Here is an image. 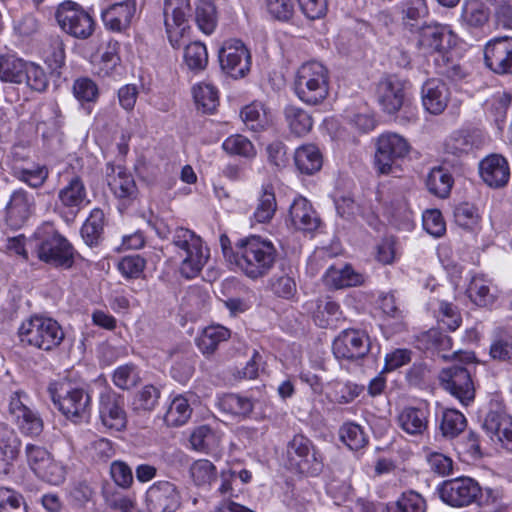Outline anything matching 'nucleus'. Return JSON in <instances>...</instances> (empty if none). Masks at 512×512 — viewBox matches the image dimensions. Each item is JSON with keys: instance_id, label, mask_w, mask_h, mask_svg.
Returning <instances> with one entry per match:
<instances>
[{"instance_id": "nucleus-55", "label": "nucleus", "mask_w": 512, "mask_h": 512, "mask_svg": "<svg viewBox=\"0 0 512 512\" xmlns=\"http://www.w3.org/2000/svg\"><path fill=\"white\" fill-rule=\"evenodd\" d=\"M24 82L37 92L44 91L48 86V78L45 71L34 63H27L24 72Z\"/></svg>"}, {"instance_id": "nucleus-60", "label": "nucleus", "mask_w": 512, "mask_h": 512, "mask_svg": "<svg viewBox=\"0 0 512 512\" xmlns=\"http://www.w3.org/2000/svg\"><path fill=\"white\" fill-rule=\"evenodd\" d=\"M423 227L434 237L442 236L446 227L441 212L437 209L425 211L423 214Z\"/></svg>"}, {"instance_id": "nucleus-29", "label": "nucleus", "mask_w": 512, "mask_h": 512, "mask_svg": "<svg viewBox=\"0 0 512 512\" xmlns=\"http://www.w3.org/2000/svg\"><path fill=\"white\" fill-rule=\"evenodd\" d=\"M483 428L488 435L494 437L512 452V418L504 412L490 411L483 422Z\"/></svg>"}, {"instance_id": "nucleus-49", "label": "nucleus", "mask_w": 512, "mask_h": 512, "mask_svg": "<svg viewBox=\"0 0 512 512\" xmlns=\"http://www.w3.org/2000/svg\"><path fill=\"white\" fill-rule=\"evenodd\" d=\"M219 407L224 412L245 417L252 412L254 404L247 397L237 394H226L219 400Z\"/></svg>"}, {"instance_id": "nucleus-30", "label": "nucleus", "mask_w": 512, "mask_h": 512, "mask_svg": "<svg viewBox=\"0 0 512 512\" xmlns=\"http://www.w3.org/2000/svg\"><path fill=\"white\" fill-rule=\"evenodd\" d=\"M323 281L328 288H353L365 284L364 276L348 264L341 268L331 266L323 276Z\"/></svg>"}, {"instance_id": "nucleus-54", "label": "nucleus", "mask_w": 512, "mask_h": 512, "mask_svg": "<svg viewBox=\"0 0 512 512\" xmlns=\"http://www.w3.org/2000/svg\"><path fill=\"white\" fill-rule=\"evenodd\" d=\"M49 171L45 166H38L34 169L20 168L15 170V176L20 181L32 188L41 187L47 180Z\"/></svg>"}, {"instance_id": "nucleus-52", "label": "nucleus", "mask_w": 512, "mask_h": 512, "mask_svg": "<svg viewBox=\"0 0 512 512\" xmlns=\"http://www.w3.org/2000/svg\"><path fill=\"white\" fill-rule=\"evenodd\" d=\"M0 512H27L24 497L12 489L0 487Z\"/></svg>"}, {"instance_id": "nucleus-9", "label": "nucleus", "mask_w": 512, "mask_h": 512, "mask_svg": "<svg viewBox=\"0 0 512 512\" xmlns=\"http://www.w3.org/2000/svg\"><path fill=\"white\" fill-rule=\"evenodd\" d=\"M220 244L225 259L235 264L248 277L256 278V237L251 235L243 238L236 244V251L231 247V242L226 234L220 236Z\"/></svg>"}, {"instance_id": "nucleus-36", "label": "nucleus", "mask_w": 512, "mask_h": 512, "mask_svg": "<svg viewBox=\"0 0 512 512\" xmlns=\"http://www.w3.org/2000/svg\"><path fill=\"white\" fill-rule=\"evenodd\" d=\"M194 20L205 34H211L218 22L217 9L213 0H195Z\"/></svg>"}, {"instance_id": "nucleus-33", "label": "nucleus", "mask_w": 512, "mask_h": 512, "mask_svg": "<svg viewBox=\"0 0 512 512\" xmlns=\"http://www.w3.org/2000/svg\"><path fill=\"white\" fill-rule=\"evenodd\" d=\"M294 162L302 174L312 175L322 167V155L313 144L302 145L294 153Z\"/></svg>"}, {"instance_id": "nucleus-23", "label": "nucleus", "mask_w": 512, "mask_h": 512, "mask_svg": "<svg viewBox=\"0 0 512 512\" xmlns=\"http://www.w3.org/2000/svg\"><path fill=\"white\" fill-rule=\"evenodd\" d=\"M377 94L380 106L388 114H395L402 107L406 108L404 83L396 77H388L380 81Z\"/></svg>"}, {"instance_id": "nucleus-48", "label": "nucleus", "mask_w": 512, "mask_h": 512, "mask_svg": "<svg viewBox=\"0 0 512 512\" xmlns=\"http://www.w3.org/2000/svg\"><path fill=\"white\" fill-rule=\"evenodd\" d=\"M264 146V157L270 166L277 169H282L287 166L289 157L287 153V146L279 139H273L267 143H262Z\"/></svg>"}, {"instance_id": "nucleus-58", "label": "nucleus", "mask_w": 512, "mask_h": 512, "mask_svg": "<svg viewBox=\"0 0 512 512\" xmlns=\"http://www.w3.org/2000/svg\"><path fill=\"white\" fill-rule=\"evenodd\" d=\"M215 466L208 460L202 459L193 463L190 472L196 485L210 483L215 475Z\"/></svg>"}, {"instance_id": "nucleus-1", "label": "nucleus", "mask_w": 512, "mask_h": 512, "mask_svg": "<svg viewBox=\"0 0 512 512\" xmlns=\"http://www.w3.org/2000/svg\"><path fill=\"white\" fill-rule=\"evenodd\" d=\"M329 71L318 61L302 64L296 74L295 93L308 105L322 103L329 94Z\"/></svg>"}, {"instance_id": "nucleus-5", "label": "nucleus", "mask_w": 512, "mask_h": 512, "mask_svg": "<svg viewBox=\"0 0 512 512\" xmlns=\"http://www.w3.org/2000/svg\"><path fill=\"white\" fill-rule=\"evenodd\" d=\"M172 244L183 257L180 272L187 278H194L203 268L208 256L203 253L202 239L192 230L177 227L172 233Z\"/></svg>"}, {"instance_id": "nucleus-39", "label": "nucleus", "mask_w": 512, "mask_h": 512, "mask_svg": "<svg viewBox=\"0 0 512 512\" xmlns=\"http://www.w3.org/2000/svg\"><path fill=\"white\" fill-rule=\"evenodd\" d=\"M489 355L496 361H512V333L503 328L495 329L489 349Z\"/></svg>"}, {"instance_id": "nucleus-38", "label": "nucleus", "mask_w": 512, "mask_h": 512, "mask_svg": "<svg viewBox=\"0 0 512 512\" xmlns=\"http://www.w3.org/2000/svg\"><path fill=\"white\" fill-rule=\"evenodd\" d=\"M284 115L289 129L294 135L301 137L309 133L312 129V117L304 109L294 105H288L284 110Z\"/></svg>"}, {"instance_id": "nucleus-14", "label": "nucleus", "mask_w": 512, "mask_h": 512, "mask_svg": "<svg viewBox=\"0 0 512 512\" xmlns=\"http://www.w3.org/2000/svg\"><path fill=\"white\" fill-rule=\"evenodd\" d=\"M439 379L442 387L456 397L462 404L468 405L475 397V387L467 368L454 365L443 369Z\"/></svg>"}, {"instance_id": "nucleus-45", "label": "nucleus", "mask_w": 512, "mask_h": 512, "mask_svg": "<svg viewBox=\"0 0 512 512\" xmlns=\"http://www.w3.org/2000/svg\"><path fill=\"white\" fill-rule=\"evenodd\" d=\"M191 413L192 408L190 407L188 400L179 395L171 402L164 415V421L168 426H181L188 421Z\"/></svg>"}, {"instance_id": "nucleus-41", "label": "nucleus", "mask_w": 512, "mask_h": 512, "mask_svg": "<svg viewBox=\"0 0 512 512\" xmlns=\"http://www.w3.org/2000/svg\"><path fill=\"white\" fill-rule=\"evenodd\" d=\"M193 97L197 109L204 114H213L219 105L218 90L208 83L194 86Z\"/></svg>"}, {"instance_id": "nucleus-28", "label": "nucleus", "mask_w": 512, "mask_h": 512, "mask_svg": "<svg viewBox=\"0 0 512 512\" xmlns=\"http://www.w3.org/2000/svg\"><path fill=\"white\" fill-rule=\"evenodd\" d=\"M480 175L490 187L500 188L508 183L510 170L507 160L498 154H493L480 162Z\"/></svg>"}, {"instance_id": "nucleus-51", "label": "nucleus", "mask_w": 512, "mask_h": 512, "mask_svg": "<svg viewBox=\"0 0 512 512\" xmlns=\"http://www.w3.org/2000/svg\"><path fill=\"white\" fill-rule=\"evenodd\" d=\"M160 398V390L153 385L144 386L136 393L132 405L135 411H152Z\"/></svg>"}, {"instance_id": "nucleus-46", "label": "nucleus", "mask_w": 512, "mask_h": 512, "mask_svg": "<svg viewBox=\"0 0 512 512\" xmlns=\"http://www.w3.org/2000/svg\"><path fill=\"white\" fill-rule=\"evenodd\" d=\"M184 61L189 70L200 72L207 67L208 53L206 46L200 42H192L185 47Z\"/></svg>"}, {"instance_id": "nucleus-50", "label": "nucleus", "mask_w": 512, "mask_h": 512, "mask_svg": "<svg viewBox=\"0 0 512 512\" xmlns=\"http://www.w3.org/2000/svg\"><path fill=\"white\" fill-rule=\"evenodd\" d=\"M426 503L423 497L413 491H407L396 501L395 507H387V512H425Z\"/></svg>"}, {"instance_id": "nucleus-22", "label": "nucleus", "mask_w": 512, "mask_h": 512, "mask_svg": "<svg viewBox=\"0 0 512 512\" xmlns=\"http://www.w3.org/2000/svg\"><path fill=\"white\" fill-rule=\"evenodd\" d=\"M87 197L83 179L75 175L58 191L59 208L74 219L84 205L90 202Z\"/></svg>"}, {"instance_id": "nucleus-42", "label": "nucleus", "mask_w": 512, "mask_h": 512, "mask_svg": "<svg viewBox=\"0 0 512 512\" xmlns=\"http://www.w3.org/2000/svg\"><path fill=\"white\" fill-rule=\"evenodd\" d=\"M191 12L190 0H164V22L174 24L177 28L187 23Z\"/></svg>"}, {"instance_id": "nucleus-19", "label": "nucleus", "mask_w": 512, "mask_h": 512, "mask_svg": "<svg viewBox=\"0 0 512 512\" xmlns=\"http://www.w3.org/2000/svg\"><path fill=\"white\" fill-rule=\"evenodd\" d=\"M99 417L103 426L108 429L115 431L125 429L127 415L123 397L112 390L103 391L99 400Z\"/></svg>"}, {"instance_id": "nucleus-59", "label": "nucleus", "mask_w": 512, "mask_h": 512, "mask_svg": "<svg viewBox=\"0 0 512 512\" xmlns=\"http://www.w3.org/2000/svg\"><path fill=\"white\" fill-rule=\"evenodd\" d=\"M146 261L140 255L124 257L118 264L120 272L127 278H138L143 273Z\"/></svg>"}, {"instance_id": "nucleus-31", "label": "nucleus", "mask_w": 512, "mask_h": 512, "mask_svg": "<svg viewBox=\"0 0 512 512\" xmlns=\"http://www.w3.org/2000/svg\"><path fill=\"white\" fill-rule=\"evenodd\" d=\"M490 18L489 8L481 0H465L461 7L460 22L467 29H481Z\"/></svg>"}, {"instance_id": "nucleus-63", "label": "nucleus", "mask_w": 512, "mask_h": 512, "mask_svg": "<svg viewBox=\"0 0 512 512\" xmlns=\"http://www.w3.org/2000/svg\"><path fill=\"white\" fill-rule=\"evenodd\" d=\"M137 374L135 373V366L126 364L118 367L113 374V382L120 389L126 390L136 385Z\"/></svg>"}, {"instance_id": "nucleus-32", "label": "nucleus", "mask_w": 512, "mask_h": 512, "mask_svg": "<svg viewBox=\"0 0 512 512\" xmlns=\"http://www.w3.org/2000/svg\"><path fill=\"white\" fill-rule=\"evenodd\" d=\"M231 336L229 329L222 325H212L204 328L201 335L196 339L199 350L206 357L215 353L222 342H226Z\"/></svg>"}, {"instance_id": "nucleus-61", "label": "nucleus", "mask_w": 512, "mask_h": 512, "mask_svg": "<svg viewBox=\"0 0 512 512\" xmlns=\"http://www.w3.org/2000/svg\"><path fill=\"white\" fill-rule=\"evenodd\" d=\"M223 149L230 154L249 156L253 151L252 142L242 135L228 137L222 145Z\"/></svg>"}, {"instance_id": "nucleus-40", "label": "nucleus", "mask_w": 512, "mask_h": 512, "mask_svg": "<svg viewBox=\"0 0 512 512\" xmlns=\"http://www.w3.org/2000/svg\"><path fill=\"white\" fill-rule=\"evenodd\" d=\"M104 224L105 215L103 210L99 208L93 209L81 228L82 238L87 245H98L102 238Z\"/></svg>"}, {"instance_id": "nucleus-7", "label": "nucleus", "mask_w": 512, "mask_h": 512, "mask_svg": "<svg viewBox=\"0 0 512 512\" xmlns=\"http://www.w3.org/2000/svg\"><path fill=\"white\" fill-rule=\"evenodd\" d=\"M55 18L61 29L75 38L87 39L94 31L92 17L74 2L61 3L55 12Z\"/></svg>"}, {"instance_id": "nucleus-53", "label": "nucleus", "mask_w": 512, "mask_h": 512, "mask_svg": "<svg viewBox=\"0 0 512 512\" xmlns=\"http://www.w3.org/2000/svg\"><path fill=\"white\" fill-rule=\"evenodd\" d=\"M277 210L275 193L272 189L264 188L258 199V223H268Z\"/></svg>"}, {"instance_id": "nucleus-56", "label": "nucleus", "mask_w": 512, "mask_h": 512, "mask_svg": "<svg viewBox=\"0 0 512 512\" xmlns=\"http://www.w3.org/2000/svg\"><path fill=\"white\" fill-rule=\"evenodd\" d=\"M73 93L81 102H94L98 98L99 91L96 83L89 78H79L73 85Z\"/></svg>"}, {"instance_id": "nucleus-10", "label": "nucleus", "mask_w": 512, "mask_h": 512, "mask_svg": "<svg viewBox=\"0 0 512 512\" xmlns=\"http://www.w3.org/2000/svg\"><path fill=\"white\" fill-rule=\"evenodd\" d=\"M441 499L450 506H468L479 499L482 488L470 477L446 480L438 489Z\"/></svg>"}, {"instance_id": "nucleus-12", "label": "nucleus", "mask_w": 512, "mask_h": 512, "mask_svg": "<svg viewBox=\"0 0 512 512\" xmlns=\"http://www.w3.org/2000/svg\"><path fill=\"white\" fill-rule=\"evenodd\" d=\"M25 454L29 467L39 478L51 484H59L64 480L62 467L54 461L46 448L27 444Z\"/></svg>"}, {"instance_id": "nucleus-18", "label": "nucleus", "mask_w": 512, "mask_h": 512, "mask_svg": "<svg viewBox=\"0 0 512 512\" xmlns=\"http://www.w3.org/2000/svg\"><path fill=\"white\" fill-rule=\"evenodd\" d=\"M24 393L14 392L9 400L8 412L19 430L27 436H39L44 428L43 420L38 413L26 406L21 397Z\"/></svg>"}, {"instance_id": "nucleus-17", "label": "nucleus", "mask_w": 512, "mask_h": 512, "mask_svg": "<svg viewBox=\"0 0 512 512\" xmlns=\"http://www.w3.org/2000/svg\"><path fill=\"white\" fill-rule=\"evenodd\" d=\"M39 193H30L22 188L16 189L10 195L5 207V221L12 229L24 226L35 210V196Z\"/></svg>"}, {"instance_id": "nucleus-11", "label": "nucleus", "mask_w": 512, "mask_h": 512, "mask_svg": "<svg viewBox=\"0 0 512 512\" xmlns=\"http://www.w3.org/2000/svg\"><path fill=\"white\" fill-rule=\"evenodd\" d=\"M332 351L339 360L363 359L370 351V338L364 331L345 329L334 339Z\"/></svg>"}, {"instance_id": "nucleus-44", "label": "nucleus", "mask_w": 512, "mask_h": 512, "mask_svg": "<svg viewBox=\"0 0 512 512\" xmlns=\"http://www.w3.org/2000/svg\"><path fill=\"white\" fill-rule=\"evenodd\" d=\"M27 63L13 56L0 57V79L4 82L23 83Z\"/></svg>"}, {"instance_id": "nucleus-47", "label": "nucleus", "mask_w": 512, "mask_h": 512, "mask_svg": "<svg viewBox=\"0 0 512 512\" xmlns=\"http://www.w3.org/2000/svg\"><path fill=\"white\" fill-rule=\"evenodd\" d=\"M341 441L351 450L358 451L368 443L366 434L362 427L356 423H345L339 429Z\"/></svg>"}, {"instance_id": "nucleus-35", "label": "nucleus", "mask_w": 512, "mask_h": 512, "mask_svg": "<svg viewBox=\"0 0 512 512\" xmlns=\"http://www.w3.org/2000/svg\"><path fill=\"white\" fill-rule=\"evenodd\" d=\"M397 422L410 435H420L428 426L426 412L416 407H405L398 415Z\"/></svg>"}, {"instance_id": "nucleus-27", "label": "nucleus", "mask_w": 512, "mask_h": 512, "mask_svg": "<svg viewBox=\"0 0 512 512\" xmlns=\"http://www.w3.org/2000/svg\"><path fill=\"white\" fill-rule=\"evenodd\" d=\"M21 440L13 428L0 422V473L8 475L19 456Z\"/></svg>"}, {"instance_id": "nucleus-15", "label": "nucleus", "mask_w": 512, "mask_h": 512, "mask_svg": "<svg viewBox=\"0 0 512 512\" xmlns=\"http://www.w3.org/2000/svg\"><path fill=\"white\" fill-rule=\"evenodd\" d=\"M485 66L498 75H512V37L489 40L483 49Z\"/></svg>"}, {"instance_id": "nucleus-57", "label": "nucleus", "mask_w": 512, "mask_h": 512, "mask_svg": "<svg viewBox=\"0 0 512 512\" xmlns=\"http://www.w3.org/2000/svg\"><path fill=\"white\" fill-rule=\"evenodd\" d=\"M276 256L277 252L273 243L268 240H260L258 236V275L272 267Z\"/></svg>"}, {"instance_id": "nucleus-13", "label": "nucleus", "mask_w": 512, "mask_h": 512, "mask_svg": "<svg viewBox=\"0 0 512 512\" xmlns=\"http://www.w3.org/2000/svg\"><path fill=\"white\" fill-rule=\"evenodd\" d=\"M145 506L149 512H176L181 506L180 491L170 481H157L145 493Z\"/></svg>"}, {"instance_id": "nucleus-2", "label": "nucleus", "mask_w": 512, "mask_h": 512, "mask_svg": "<svg viewBox=\"0 0 512 512\" xmlns=\"http://www.w3.org/2000/svg\"><path fill=\"white\" fill-rule=\"evenodd\" d=\"M285 466L293 473L315 477L323 471L324 463L312 440L298 433L287 443Z\"/></svg>"}, {"instance_id": "nucleus-4", "label": "nucleus", "mask_w": 512, "mask_h": 512, "mask_svg": "<svg viewBox=\"0 0 512 512\" xmlns=\"http://www.w3.org/2000/svg\"><path fill=\"white\" fill-rule=\"evenodd\" d=\"M18 336L22 343L52 351L63 342L65 334L56 320L35 315L21 324Z\"/></svg>"}, {"instance_id": "nucleus-26", "label": "nucleus", "mask_w": 512, "mask_h": 512, "mask_svg": "<svg viewBox=\"0 0 512 512\" xmlns=\"http://www.w3.org/2000/svg\"><path fill=\"white\" fill-rule=\"evenodd\" d=\"M421 94L424 108L434 115L441 114L450 99L449 88L440 79L427 80L422 86Z\"/></svg>"}, {"instance_id": "nucleus-21", "label": "nucleus", "mask_w": 512, "mask_h": 512, "mask_svg": "<svg viewBox=\"0 0 512 512\" xmlns=\"http://www.w3.org/2000/svg\"><path fill=\"white\" fill-rule=\"evenodd\" d=\"M51 399L58 410L74 422L84 417L91 401L90 395L82 388H73L63 396L52 392Z\"/></svg>"}, {"instance_id": "nucleus-3", "label": "nucleus", "mask_w": 512, "mask_h": 512, "mask_svg": "<svg viewBox=\"0 0 512 512\" xmlns=\"http://www.w3.org/2000/svg\"><path fill=\"white\" fill-rule=\"evenodd\" d=\"M34 250L41 261L55 267L70 268L74 263L73 246L50 225L35 232Z\"/></svg>"}, {"instance_id": "nucleus-16", "label": "nucleus", "mask_w": 512, "mask_h": 512, "mask_svg": "<svg viewBox=\"0 0 512 512\" xmlns=\"http://www.w3.org/2000/svg\"><path fill=\"white\" fill-rule=\"evenodd\" d=\"M456 35L448 25L430 24L421 27L418 46L425 53H445L456 44Z\"/></svg>"}, {"instance_id": "nucleus-62", "label": "nucleus", "mask_w": 512, "mask_h": 512, "mask_svg": "<svg viewBox=\"0 0 512 512\" xmlns=\"http://www.w3.org/2000/svg\"><path fill=\"white\" fill-rule=\"evenodd\" d=\"M268 13L280 21H288L294 13L292 0H265Z\"/></svg>"}, {"instance_id": "nucleus-24", "label": "nucleus", "mask_w": 512, "mask_h": 512, "mask_svg": "<svg viewBox=\"0 0 512 512\" xmlns=\"http://www.w3.org/2000/svg\"><path fill=\"white\" fill-rule=\"evenodd\" d=\"M289 217L292 226L305 233H313L321 226V218L312 204L304 197L296 198L290 206Z\"/></svg>"}, {"instance_id": "nucleus-25", "label": "nucleus", "mask_w": 512, "mask_h": 512, "mask_svg": "<svg viewBox=\"0 0 512 512\" xmlns=\"http://www.w3.org/2000/svg\"><path fill=\"white\" fill-rule=\"evenodd\" d=\"M136 13V0H125L110 5L102 11L105 27L114 32L125 31Z\"/></svg>"}, {"instance_id": "nucleus-34", "label": "nucleus", "mask_w": 512, "mask_h": 512, "mask_svg": "<svg viewBox=\"0 0 512 512\" xmlns=\"http://www.w3.org/2000/svg\"><path fill=\"white\" fill-rule=\"evenodd\" d=\"M425 184L432 195L445 199L450 195L454 179L447 169L439 166L430 170L426 176Z\"/></svg>"}, {"instance_id": "nucleus-64", "label": "nucleus", "mask_w": 512, "mask_h": 512, "mask_svg": "<svg viewBox=\"0 0 512 512\" xmlns=\"http://www.w3.org/2000/svg\"><path fill=\"white\" fill-rule=\"evenodd\" d=\"M214 439L212 429L206 425L197 427L190 436V443L193 449L201 452L209 450L210 445Z\"/></svg>"}, {"instance_id": "nucleus-37", "label": "nucleus", "mask_w": 512, "mask_h": 512, "mask_svg": "<svg viewBox=\"0 0 512 512\" xmlns=\"http://www.w3.org/2000/svg\"><path fill=\"white\" fill-rule=\"evenodd\" d=\"M481 143L482 141L477 133L457 131L446 140L445 149L447 153L459 156L479 147Z\"/></svg>"}, {"instance_id": "nucleus-43", "label": "nucleus", "mask_w": 512, "mask_h": 512, "mask_svg": "<svg viewBox=\"0 0 512 512\" xmlns=\"http://www.w3.org/2000/svg\"><path fill=\"white\" fill-rule=\"evenodd\" d=\"M467 426L465 416L456 409H446L441 418L440 431L443 437L453 439L462 433Z\"/></svg>"}, {"instance_id": "nucleus-8", "label": "nucleus", "mask_w": 512, "mask_h": 512, "mask_svg": "<svg viewBox=\"0 0 512 512\" xmlns=\"http://www.w3.org/2000/svg\"><path fill=\"white\" fill-rule=\"evenodd\" d=\"M218 57L222 71L234 79L243 78L250 71L252 56L241 40L225 41L219 50Z\"/></svg>"}, {"instance_id": "nucleus-6", "label": "nucleus", "mask_w": 512, "mask_h": 512, "mask_svg": "<svg viewBox=\"0 0 512 512\" xmlns=\"http://www.w3.org/2000/svg\"><path fill=\"white\" fill-rule=\"evenodd\" d=\"M409 151L410 145L404 137L397 133H384L376 142L375 167L381 174H389Z\"/></svg>"}, {"instance_id": "nucleus-20", "label": "nucleus", "mask_w": 512, "mask_h": 512, "mask_svg": "<svg viewBox=\"0 0 512 512\" xmlns=\"http://www.w3.org/2000/svg\"><path fill=\"white\" fill-rule=\"evenodd\" d=\"M107 183L116 198L124 205L130 204L138 196V188L133 175L122 166L107 164Z\"/></svg>"}]
</instances>
